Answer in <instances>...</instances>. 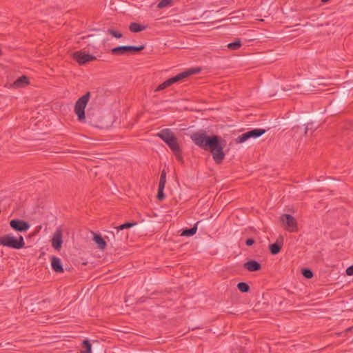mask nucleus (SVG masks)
<instances>
[{"label":"nucleus","instance_id":"4","mask_svg":"<svg viewBox=\"0 0 353 353\" xmlns=\"http://www.w3.org/2000/svg\"><path fill=\"white\" fill-rule=\"evenodd\" d=\"M0 245L19 250L24 247L25 242L22 236L16 238L11 234H6L0 237Z\"/></svg>","mask_w":353,"mask_h":353},{"label":"nucleus","instance_id":"8","mask_svg":"<svg viewBox=\"0 0 353 353\" xmlns=\"http://www.w3.org/2000/svg\"><path fill=\"white\" fill-rule=\"evenodd\" d=\"M144 49L143 46H122L114 48L111 50V52L114 55H123L127 53H134Z\"/></svg>","mask_w":353,"mask_h":353},{"label":"nucleus","instance_id":"12","mask_svg":"<svg viewBox=\"0 0 353 353\" xmlns=\"http://www.w3.org/2000/svg\"><path fill=\"white\" fill-rule=\"evenodd\" d=\"M243 267L249 272H256L261 269V264L254 260H250L244 263Z\"/></svg>","mask_w":353,"mask_h":353},{"label":"nucleus","instance_id":"25","mask_svg":"<svg viewBox=\"0 0 353 353\" xmlns=\"http://www.w3.org/2000/svg\"><path fill=\"white\" fill-rule=\"evenodd\" d=\"M164 186H160L159 185L158 188V193H157V198L159 200H163L165 198V194L163 193Z\"/></svg>","mask_w":353,"mask_h":353},{"label":"nucleus","instance_id":"9","mask_svg":"<svg viewBox=\"0 0 353 353\" xmlns=\"http://www.w3.org/2000/svg\"><path fill=\"white\" fill-rule=\"evenodd\" d=\"M72 57L79 64L83 65L88 62L94 61L97 59L96 57L85 53L81 50L77 51L73 53Z\"/></svg>","mask_w":353,"mask_h":353},{"label":"nucleus","instance_id":"2","mask_svg":"<svg viewBox=\"0 0 353 353\" xmlns=\"http://www.w3.org/2000/svg\"><path fill=\"white\" fill-rule=\"evenodd\" d=\"M157 135L169 146L176 159L182 163L183 161L182 151L174 132L170 129L166 128L160 131Z\"/></svg>","mask_w":353,"mask_h":353},{"label":"nucleus","instance_id":"7","mask_svg":"<svg viewBox=\"0 0 353 353\" xmlns=\"http://www.w3.org/2000/svg\"><path fill=\"white\" fill-rule=\"evenodd\" d=\"M266 132L265 130L261 129V128H256L253 129L252 130L248 131L241 135H239L236 139V143H241L247 140H248L250 138L256 139L261 136H262L263 134H265Z\"/></svg>","mask_w":353,"mask_h":353},{"label":"nucleus","instance_id":"10","mask_svg":"<svg viewBox=\"0 0 353 353\" xmlns=\"http://www.w3.org/2000/svg\"><path fill=\"white\" fill-rule=\"evenodd\" d=\"M10 227L15 231L23 232L30 228V224L21 219H12L10 221Z\"/></svg>","mask_w":353,"mask_h":353},{"label":"nucleus","instance_id":"11","mask_svg":"<svg viewBox=\"0 0 353 353\" xmlns=\"http://www.w3.org/2000/svg\"><path fill=\"white\" fill-rule=\"evenodd\" d=\"M63 232L60 228H57L55 230L52 239V246L57 250H59L63 243Z\"/></svg>","mask_w":353,"mask_h":353},{"label":"nucleus","instance_id":"13","mask_svg":"<svg viewBox=\"0 0 353 353\" xmlns=\"http://www.w3.org/2000/svg\"><path fill=\"white\" fill-rule=\"evenodd\" d=\"M283 244V239L280 236L274 243L270 244L269 246L270 251L272 254H277L280 251Z\"/></svg>","mask_w":353,"mask_h":353},{"label":"nucleus","instance_id":"28","mask_svg":"<svg viewBox=\"0 0 353 353\" xmlns=\"http://www.w3.org/2000/svg\"><path fill=\"white\" fill-rule=\"evenodd\" d=\"M346 274L349 276L353 275V265H351L346 269Z\"/></svg>","mask_w":353,"mask_h":353},{"label":"nucleus","instance_id":"26","mask_svg":"<svg viewBox=\"0 0 353 353\" xmlns=\"http://www.w3.org/2000/svg\"><path fill=\"white\" fill-rule=\"evenodd\" d=\"M108 32L111 34L112 37L117 38V39H119V38H121L122 37V34L119 32H117L112 29H109L108 30Z\"/></svg>","mask_w":353,"mask_h":353},{"label":"nucleus","instance_id":"22","mask_svg":"<svg viewBox=\"0 0 353 353\" xmlns=\"http://www.w3.org/2000/svg\"><path fill=\"white\" fill-rule=\"evenodd\" d=\"M172 3V0H161L157 5V8H163L168 7V6H171Z\"/></svg>","mask_w":353,"mask_h":353},{"label":"nucleus","instance_id":"30","mask_svg":"<svg viewBox=\"0 0 353 353\" xmlns=\"http://www.w3.org/2000/svg\"><path fill=\"white\" fill-rule=\"evenodd\" d=\"M312 125V123H307V125H306V127H305V134H307V132H308V130H310V129L312 130V127H310V125Z\"/></svg>","mask_w":353,"mask_h":353},{"label":"nucleus","instance_id":"6","mask_svg":"<svg viewBox=\"0 0 353 353\" xmlns=\"http://www.w3.org/2000/svg\"><path fill=\"white\" fill-rule=\"evenodd\" d=\"M280 221L287 231L290 232L297 231L298 224L293 216L284 214L280 217Z\"/></svg>","mask_w":353,"mask_h":353},{"label":"nucleus","instance_id":"20","mask_svg":"<svg viewBox=\"0 0 353 353\" xmlns=\"http://www.w3.org/2000/svg\"><path fill=\"white\" fill-rule=\"evenodd\" d=\"M241 42L239 39L228 44V48L231 50H236L241 48Z\"/></svg>","mask_w":353,"mask_h":353},{"label":"nucleus","instance_id":"17","mask_svg":"<svg viewBox=\"0 0 353 353\" xmlns=\"http://www.w3.org/2000/svg\"><path fill=\"white\" fill-rule=\"evenodd\" d=\"M145 28L146 27L145 26L140 25L135 22L131 23L129 26V30L132 32H139L145 30Z\"/></svg>","mask_w":353,"mask_h":353},{"label":"nucleus","instance_id":"21","mask_svg":"<svg viewBox=\"0 0 353 353\" xmlns=\"http://www.w3.org/2000/svg\"><path fill=\"white\" fill-rule=\"evenodd\" d=\"M237 288L241 292H248L250 290V286L248 283L244 282L239 283L237 285Z\"/></svg>","mask_w":353,"mask_h":353},{"label":"nucleus","instance_id":"5","mask_svg":"<svg viewBox=\"0 0 353 353\" xmlns=\"http://www.w3.org/2000/svg\"><path fill=\"white\" fill-rule=\"evenodd\" d=\"M195 72H196V71L194 70H190L188 71L181 72V73L178 74L177 75L168 79V80L165 81L163 83L160 84L155 89V91L159 92V91L163 90L167 88L168 87L170 86L172 84L178 82V81H181V79H183L185 77H188V76H190L192 74H194Z\"/></svg>","mask_w":353,"mask_h":353},{"label":"nucleus","instance_id":"19","mask_svg":"<svg viewBox=\"0 0 353 353\" xmlns=\"http://www.w3.org/2000/svg\"><path fill=\"white\" fill-rule=\"evenodd\" d=\"M82 345L84 350H82L80 353H91L92 345L88 340H84L82 343Z\"/></svg>","mask_w":353,"mask_h":353},{"label":"nucleus","instance_id":"23","mask_svg":"<svg viewBox=\"0 0 353 353\" xmlns=\"http://www.w3.org/2000/svg\"><path fill=\"white\" fill-rule=\"evenodd\" d=\"M165 183H166V172L165 170H163L161 174L159 185L165 187Z\"/></svg>","mask_w":353,"mask_h":353},{"label":"nucleus","instance_id":"14","mask_svg":"<svg viewBox=\"0 0 353 353\" xmlns=\"http://www.w3.org/2000/svg\"><path fill=\"white\" fill-rule=\"evenodd\" d=\"M51 266L52 270L57 273L63 272V268L61 259L57 256H52L51 259Z\"/></svg>","mask_w":353,"mask_h":353},{"label":"nucleus","instance_id":"27","mask_svg":"<svg viewBox=\"0 0 353 353\" xmlns=\"http://www.w3.org/2000/svg\"><path fill=\"white\" fill-rule=\"evenodd\" d=\"M303 275L307 279H311L313 276L312 272L309 269L303 270Z\"/></svg>","mask_w":353,"mask_h":353},{"label":"nucleus","instance_id":"15","mask_svg":"<svg viewBox=\"0 0 353 353\" xmlns=\"http://www.w3.org/2000/svg\"><path fill=\"white\" fill-rule=\"evenodd\" d=\"M28 78L26 76H21L14 82V85L17 88H21L28 85Z\"/></svg>","mask_w":353,"mask_h":353},{"label":"nucleus","instance_id":"24","mask_svg":"<svg viewBox=\"0 0 353 353\" xmlns=\"http://www.w3.org/2000/svg\"><path fill=\"white\" fill-rule=\"evenodd\" d=\"M134 225H135V223H125L122 224L115 228L117 229V232H119V230H124L126 228H130L134 226Z\"/></svg>","mask_w":353,"mask_h":353},{"label":"nucleus","instance_id":"29","mask_svg":"<svg viewBox=\"0 0 353 353\" xmlns=\"http://www.w3.org/2000/svg\"><path fill=\"white\" fill-rule=\"evenodd\" d=\"M254 243V239H248L245 241V244H246V245H248V246H251V245H252Z\"/></svg>","mask_w":353,"mask_h":353},{"label":"nucleus","instance_id":"3","mask_svg":"<svg viewBox=\"0 0 353 353\" xmlns=\"http://www.w3.org/2000/svg\"><path fill=\"white\" fill-rule=\"evenodd\" d=\"M90 92H87L75 103L74 110L75 114L77 115L78 120L80 122H85V109L90 100Z\"/></svg>","mask_w":353,"mask_h":353},{"label":"nucleus","instance_id":"18","mask_svg":"<svg viewBox=\"0 0 353 353\" xmlns=\"http://www.w3.org/2000/svg\"><path fill=\"white\" fill-rule=\"evenodd\" d=\"M196 230H197V227H196V225H194V227H192L190 229L184 230L182 232L181 235L186 236H191L196 234Z\"/></svg>","mask_w":353,"mask_h":353},{"label":"nucleus","instance_id":"1","mask_svg":"<svg viewBox=\"0 0 353 353\" xmlns=\"http://www.w3.org/2000/svg\"><path fill=\"white\" fill-rule=\"evenodd\" d=\"M190 139L199 148L205 150H209L216 163H221L224 159L223 148L226 145V141L221 137L216 135L208 137L205 131L201 130L192 133Z\"/></svg>","mask_w":353,"mask_h":353},{"label":"nucleus","instance_id":"16","mask_svg":"<svg viewBox=\"0 0 353 353\" xmlns=\"http://www.w3.org/2000/svg\"><path fill=\"white\" fill-rule=\"evenodd\" d=\"M93 240L95 241V243L98 245V247L100 249H105L106 247V242L105 240L99 234H94Z\"/></svg>","mask_w":353,"mask_h":353}]
</instances>
